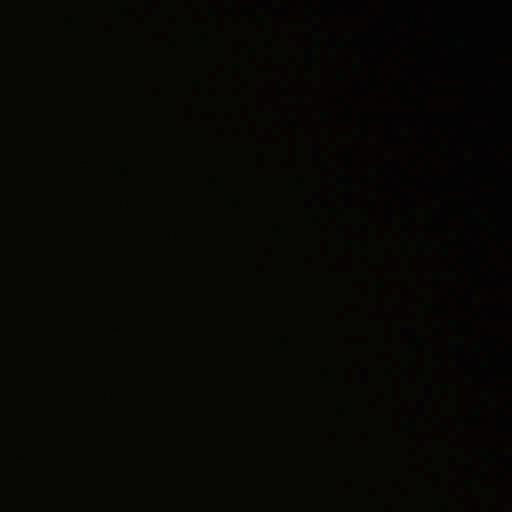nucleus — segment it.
Returning <instances> with one entry per match:
<instances>
[{"label": "nucleus", "mask_w": 512, "mask_h": 512, "mask_svg": "<svg viewBox=\"0 0 512 512\" xmlns=\"http://www.w3.org/2000/svg\"><path fill=\"white\" fill-rule=\"evenodd\" d=\"M265 3L270 4L272 0H263Z\"/></svg>", "instance_id": "nucleus-1"}]
</instances>
